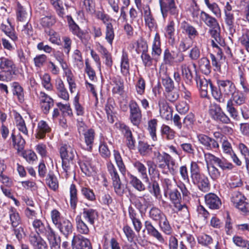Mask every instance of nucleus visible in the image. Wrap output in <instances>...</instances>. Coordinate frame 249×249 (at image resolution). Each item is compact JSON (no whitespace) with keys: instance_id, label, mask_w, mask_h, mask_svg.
I'll use <instances>...</instances> for the list:
<instances>
[{"instance_id":"69168bd1","label":"nucleus","mask_w":249,"mask_h":249,"mask_svg":"<svg viewBox=\"0 0 249 249\" xmlns=\"http://www.w3.org/2000/svg\"><path fill=\"white\" fill-rule=\"evenodd\" d=\"M114 38V33L112 25L111 23H107L106 39L109 44L112 45Z\"/></svg>"},{"instance_id":"09e8293b","label":"nucleus","mask_w":249,"mask_h":249,"mask_svg":"<svg viewBox=\"0 0 249 249\" xmlns=\"http://www.w3.org/2000/svg\"><path fill=\"white\" fill-rule=\"evenodd\" d=\"M50 3L56 11L58 16L63 18L65 15L63 7V3L62 0H49Z\"/></svg>"},{"instance_id":"0e129e2a","label":"nucleus","mask_w":249,"mask_h":249,"mask_svg":"<svg viewBox=\"0 0 249 249\" xmlns=\"http://www.w3.org/2000/svg\"><path fill=\"white\" fill-rule=\"evenodd\" d=\"M41 84L42 86L48 91H52L53 86L51 83V76L48 73L44 74L41 77Z\"/></svg>"},{"instance_id":"f704fd0d","label":"nucleus","mask_w":249,"mask_h":249,"mask_svg":"<svg viewBox=\"0 0 249 249\" xmlns=\"http://www.w3.org/2000/svg\"><path fill=\"white\" fill-rule=\"evenodd\" d=\"M129 218L131 219L135 231L139 232L142 227L141 221L137 218V213L134 209L130 207L128 209Z\"/></svg>"},{"instance_id":"ddd939ff","label":"nucleus","mask_w":249,"mask_h":249,"mask_svg":"<svg viewBox=\"0 0 249 249\" xmlns=\"http://www.w3.org/2000/svg\"><path fill=\"white\" fill-rule=\"evenodd\" d=\"M37 97L41 108L45 114H47L51 107L53 106V100L44 91H40Z\"/></svg>"},{"instance_id":"de8ad7c7","label":"nucleus","mask_w":249,"mask_h":249,"mask_svg":"<svg viewBox=\"0 0 249 249\" xmlns=\"http://www.w3.org/2000/svg\"><path fill=\"white\" fill-rule=\"evenodd\" d=\"M165 215L159 208L153 207L149 212V216L155 221H161Z\"/></svg>"},{"instance_id":"0eeeda50","label":"nucleus","mask_w":249,"mask_h":249,"mask_svg":"<svg viewBox=\"0 0 249 249\" xmlns=\"http://www.w3.org/2000/svg\"><path fill=\"white\" fill-rule=\"evenodd\" d=\"M32 225L35 230V232H31L30 234H37L39 235H42L46 237L54 230L48 223H45L39 219H34L32 222Z\"/></svg>"},{"instance_id":"9d476101","label":"nucleus","mask_w":249,"mask_h":249,"mask_svg":"<svg viewBox=\"0 0 249 249\" xmlns=\"http://www.w3.org/2000/svg\"><path fill=\"white\" fill-rule=\"evenodd\" d=\"M128 106L130 109V121L134 125L138 126L141 123L142 118L140 107L136 102L133 100L130 101Z\"/></svg>"},{"instance_id":"412c9836","label":"nucleus","mask_w":249,"mask_h":249,"mask_svg":"<svg viewBox=\"0 0 249 249\" xmlns=\"http://www.w3.org/2000/svg\"><path fill=\"white\" fill-rule=\"evenodd\" d=\"M206 204L212 209H218L221 205L220 198L214 194L209 193L205 196Z\"/></svg>"},{"instance_id":"72a5a7b5","label":"nucleus","mask_w":249,"mask_h":249,"mask_svg":"<svg viewBox=\"0 0 249 249\" xmlns=\"http://www.w3.org/2000/svg\"><path fill=\"white\" fill-rule=\"evenodd\" d=\"M180 70L182 76L186 83L191 84L193 82V73L189 66L186 64H182L180 65Z\"/></svg>"},{"instance_id":"8fccbe9b","label":"nucleus","mask_w":249,"mask_h":249,"mask_svg":"<svg viewBox=\"0 0 249 249\" xmlns=\"http://www.w3.org/2000/svg\"><path fill=\"white\" fill-rule=\"evenodd\" d=\"M69 25L70 31L74 35L82 39L83 36V32L71 18V19L69 21Z\"/></svg>"},{"instance_id":"79ce46f5","label":"nucleus","mask_w":249,"mask_h":249,"mask_svg":"<svg viewBox=\"0 0 249 249\" xmlns=\"http://www.w3.org/2000/svg\"><path fill=\"white\" fill-rule=\"evenodd\" d=\"M130 47L135 48V51L138 53H143L147 51V44L146 41L142 39L138 40L136 43L130 45Z\"/></svg>"},{"instance_id":"4d7b16f0","label":"nucleus","mask_w":249,"mask_h":249,"mask_svg":"<svg viewBox=\"0 0 249 249\" xmlns=\"http://www.w3.org/2000/svg\"><path fill=\"white\" fill-rule=\"evenodd\" d=\"M239 42L243 46L247 52L249 53V30L244 31L242 36L239 38Z\"/></svg>"},{"instance_id":"3c124183","label":"nucleus","mask_w":249,"mask_h":249,"mask_svg":"<svg viewBox=\"0 0 249 249\" xmlns=\"http://www.w3.org/2000/svg\"><path fill=\"white\" fill-rule=\"evenodd\" d=\"M139 151L141 155L148 156L152 152V146L143 142H139Z\"/></svg>"},{"instance_id":"473e14b6","label":"nucleus","mask_w":249,"mask_h":249,"mask_svg":"<svg viewBox=\"0 0 249 249\" xmlns=\"http://www.w3.org/2000/svg\"><path fill=\"white\" fill-rule=\"evenodd\" d=\"M200 18L206 25L211 28H213L219 25L217 20L214 18L204 11L200 12Z\"/></svg>"},{"instance_id":"bb28decb","label":"nucleus","mask_w":249,"mask_h":249,"mask_svg":"<svg viewBox=\"0 0 249 249\" xmlns=\"http://www.w3.org/2000/svg\"><path fill=\"white\" fill-rule=\"evenodd\" d=\"M51 130V128L46 122L43 120L40 121L37 124L36 137L37 139H42Z\"/></svg>"},{"instance_id":"5701e85b","label":"nucleus","mask_w":249,"mask_h":249,"mask_svg":"<svg viewBox=\"0 0 249 249\" xmlns=\"http://www.w3.org/2000/svg\"><path fill=\"white\" fill-rule=\"evenodd\" d=\"M14 118L16 125L18 130L25 137L28 138L29 137L28 130L23 118L18 112H15Z\"/></svg>"},{"instance_id":"5fc2aeb1","label":"nucleus","mask_w":249,"mask_h":249,"mask_svg":"<svg viewBox=\"0 0 249 249\" xmlns=\"http://www.w3.org/2000/svg\"><path fill=\"white\" fill-rule=\"evenodd\" d=\"M220 28L219 25H218L215 27L212 28L210 30V34L213 38L218 42L219 45H222L224 43V40L220 35Z\"/></svg>"},{"instance_id":"a19ab883","label":"nucleus","mask_w":249,"mask_h":249,"mask_svg":"<svg viewBox=\"0 0 249 249\" xmlns=\"http://www.w3.org/2000/svg\"><path fill=\"white\" fill-rule=\"evenodd\" d=\"M12 92L15 96H17L19 102L22 103L24 101V92L23 88L17 82L12 84Z\"/></svg>"},{"instance_id":"9b49d317","label":"nucleus","mask_w":249,"mask_h":249,"mask_svg":"<svg viewBox=\"0 0 249 249\" xmlns=\"http://www.w3.org/2000/svg\"><path fill=\"white\" fill-rule=\"evenodd\" d=\"M195 80L197 87L199 88L200 94L202 97H206L208 96V90L210 89L212 91V89H215L210 79H207L204 77H200L196 75Z\"/></svg>"},{"instance_id":"603ef678","label":"nucleus","mask_w":249,"mask_h":249,"mask_svg":"<svg viewBox=\"0 0 249 249\" xmlns=\"http://www.w3.org/2000/svg\"><path fill=\"white\" fill-rule=\"evenodd\" d=\"M56 22L54 16L50 15L42 18L40 21V24L44 28H50Z\"/></svg>"},{"instance_id":"6e6552de","label":"nucleus","mask_w":249,"mask_h":249,"mask_svg":"<svg viewBox=\"0 0 249 249\" xmlns=\"http://www.w3.org/2000/svg\"><path fill=\"white\" fill-rule=\"evenodd\" d=\"M199 142L201 144L206 150L217 151L219 149V144L218 142L209 137L208 136L199 134L197 136Z\"/></svg>"},{"instance_id":"864d4df0","label":"nucleus","mask_w":249,"mask_h":249,"mask_svg":"<svg viewBox=\"0 0 249 249\" xmlns=\"http://www.w3.org/2000/svg\"><path fill=\"white\" fill-rule=\"evenodd\" d=\"M161 53L160 49V37L158 34H156L152 45V55L159 56Z\"/></svg>"},{"instance_id":"393cba45","label":"nucleus","mask_w":249,"mask_h":249,"mask_svg":"<svg viewBox=\"0 0 249 249\" xmlns=\"http://www.w3.org/2000/svg\"><path fill=\"white\" fill-rule=\"evenodd\" d=\"M76 228L77 232L80 234L88 235L89 233V228L83 220L81 214L76 215L75 219Z\"/></svg>"},{"instance_id":"c85d7f7f","label":"nucleus","mask_w":249,"mask_h":249,"mask_svg":"<svg viewBox=\"0 0 249 249\" xmlns=\"http://www.w3.org/2000/svg\"><path fill=\"white\" fill-rule=\"evenodd\" d=\"M66 236L71 234L73 231V225L69 219L65 218L56 227Z\"/></svg>"},{"instance_id":"e433bc0d","label":"nucleus","mask_w":249,"mask_h":249,"mask_svg":"<svg viewBox=\"0 0 249 249\" xmlns=\"http://www.w3.org/2000/svg\"><path fill=\"white\" fill-rule=\"evenodd\" d=\"M11 138L15 148L19 152L21 151L24 148L25 141L22 136L19 134L15 136L14 133L11 135Z\"/></svg>"},{"instance_id":"7ed1b4c3","label":"nucleus","mask_w":249,"mask_h":249,"mask_svg":"<svg viewBox=\"0 0 249 249\" xmlns=\"http://www.w3.org/2000/svg\"><path fill=\"white\" fill-rule=\"evenodd\" d=\"M156 160L159 168L164 169L167 166L169 172L173 174L176 171V162L173 158L168 154H161L158 151L154 152V157Z\"/></svg>"},{"instance_id":"a878e982","label":"nucleus","mask_w":249,"mask_h":249,"mask_svg":"<svg viewBox=\"0 0 249 249\" xmlns=\"http://www.w3.org/2000/svg\"><path fill=\"white\" fill-rule=\"evenodd\" d=\"M62 165L63 168L62 175L66 178L75 174V165L73 162V160H62Z\"/></svg>"},{"instance_id":"bf43d9fd","label":"nucleus","mask_w":249,"mask_h":249,"mask_svg":"<svg viewBox=\"0 0 249 249\" xmlns=\"http://www.w3.org/2000/svg\"><path fill=\"white\" fill-rule=\"evenodd\" d=\"M159 225L161 230L166 234H170L172 232V228L166 215L162 217L161 221H159Z\"/></svg>"},{"instance_id":"20e7f679","label":"nucleus","mask_w":249,"mask_h":249,"mask_svg":"<svg viewBox=\"0 0 249 249\" xmlns=\"http://www.w3.org/2000/svg\"><path fill=\"white\" fill-rule=\"evenodd\" d=\"M246 198L239 192H234L232 194L231 201L233 206L244 214L249 213V204Z\"/></svg>"},{"instance_id":"2eb2a0df","label":"nucleus","mask_w":249,"mask_h":249,"mask_svg":"<svg viewBox=\"0 0 249 249\" xmlns=\"http://www.w3.org/2000/svg\"><path fill=\"white\" fill-rule=\"evenodd\" d=\"M71 246L73 249H92L89 240L80 235L73 236Z\"/></svg>"},{"instance_id":"13d9d810","label":"nucleus","mask_w":249,"mask_h":249,"mask_svg":"<svg viewBox=\"0 0 249 249\" xmlns=\"http://www.w3.org/2000/svg\"><path fill=\"white\" fill-rule=\"evenodd\" d=\"M161 133L167 140H173L175 136V131L166 124L161 126Z\"/></svg>"},{"instance_id":"4c0bfd02","label":"nucleus","mask_w":249,"mask_h":249,"mask_svg":"<svg viewBox=\"0 0 249 249\" xmlns=\"http://www.w3.org/2000/svg\"><path fill=\"white\" fill-rule=\"evenodd\" d=\"M16 15L18 20L20 21H26L28 17V14L24 7L19 1L16 2Z\"/></svg>"},{"instance_id":"680f3d73","label":"nucleus","mask_w":249,"mask_h":249,"mask_svg":"<svg viewBox=\"0 0 249 249\" xmlns=\"http://www.w3.org/2000/svg\"><path fill=\"white\" fill-rule=\"evenodd\" d=\"M47 56L44 54H40L36 55L34 58L33 61L35 66L40 69L47 62Z\"/></svg>"},{"instance_id":"052dcab7","label":"nucleus","mask_w":249,"mask_h":249,"mask_svg":"<svg viewBox=\"0 0 249 249\" xmlns=\"http://www.w3.org/2000/svg\"><path fill=\"white\" fill-rule=\"evenodd\" d=\"M51 217L53 223L57 227L65 218L63 217L60 213L57 210L54 209L51 212Z\"/></svg>"},{"instance_id":"f03ea898","label":"nucleus","mask_w":249,"mask_h":249,"mask_svg":"<svg viewBox=\"0 0 249 249\" xmlns=\"http://www.w3.org/2000/svg\"><path fill=\"white\" fill-rule=\"evenodd\" d=\"M191 178L194 184L197 185L203 192H207L210 188V183L208 178L200 173L199 167L195 161L190 164Z\"/></svg>"},{"instance_id":"e2e57ef3","label":"nucleus","mask_w":249,"mask_h":249,"mask_svg":"<svg viewBox=\"0 0 249 249\" xmlns=\"http://www.w3.org/2000/svg\"><path fill=\"white\" fill-rule=\"evenodd\" d=\"M177 185L175 180L169 178H164L162 181V186L165 194H167L168 192L174 189Z\"/></svg>"},{"instance_id":"c756f323","label":"nucleus","mask_w":249,"mask_h":249,"mask_svg":"<svg viewBox=\"0 0 249 249\" xmlns=\"http://www.w3.org/2000/svg\"><path fill=\"white\" fill-rule=\"evenodd\" d=\"M46 237L49 241L51 249H60V239L59 237H57L54 230Z\"/></svg>"},{"instance_id":"a211bd4d","label":"nucleus","mask_w":249,"mask_h":249,"mask_svg":"<svg viewBox=\"0 0 249 249\" xmlns=\"http://www.w3.org/2000/svg\"><path fill=\"white\" fill-rule=\"evenodd\" d=\"M144 227L147 233L151 236L156 239L161 244L165 242V239L160 231L153 225L152 222L149 220L144 222Z\"/></svg>"},{"instance_id":"c9c22d12","label":"nucleus","mask_w":249,"mask_h":249,"mask_svg":"<svg viewBox=\"0 0 249 249\" xmlns=\"http://www.w3.org/2000/svg\"><path fill=\"white\" fill-rule=\"evenodd\" d=\"M15 66L12 59L5 57L0 58V69L10 71L15 69Z\"/></svg>"},{"instance_id":"a18cd8bd","label":"nucleus","mask_w":249,"mask_h":249,"mask_svg":"<svg viewBox=\"0 0 249 249\" xmlns=\"http://www.w3.org/2000/svg\"><path fill=\"white\" fill-rule=\"evenodd\" d=\"M175 22L173 20L169 22L165 28V35L169 39V42L174 43L175 41L174 35L175 29L174 28Z\"/></svg>"},{"instance_id":"7c9ffc66","label":"nucleus","mask_w":249,"mask_h":249,"mask_svg":"<svg viewBox=\"0 0 249 249\" xmlns=\"http://www.w3.org/2000/svg\"><path fill=\"white\" fill-rule=\"evenodd\" d=\"M160 112L161 117L166 120L172 118V109L166 103H159Z\"/></svg>"},{"instance_id":"58836bf2","label":"nucleus","mask_w":249,"mask_h":249,"mask_svg":"<svg viewBox=\"0 0 249 249\" xmlns=\"http://www.w3.org/2000/svg\"><path fill=\"white\" fill-rule=\"evenodd\" d=\"M198 67L205 74H208L211 71V66L210 61L206 57H202L198 61Z\"/></svg>"},{"instance_id":"dca6fc26","label":"nucleus","mask_w":249,"mask_h":249,"mask_svg":"<svg viewBox=\"0 0 249 249\" xmlns=\"http://www.w3.org/2000/svg\"><path fill=\"white\" fill-rule=\"evenodd\" d=\"M82 172L86 176L91 177L95 175L96 168L93 165V161L89 158H85L79 162Z\"/></svg>"},{"instance_id":"423d86ee","label":"nucleus","mask_w":249,"mask_h":249,"mask_svg":"<svg viewBox=\"0 0 249 249\" xmlns=\"http://www.w3.org/2000/svg\"><path fill=\"white\" fill-rule=\"evenodd\" d=\"M209 113L213 119L223 124H229L231 122L229 117L222 111L219 106L216 104L210 107Z\"/></svg>"},{"instance_id":"39448f33","label":"nucleus","mask_w":249,"mask_h":249,"mask_svg":"<svg viewBox=\"0 0 249 249\" xmlns=\"http://www.w3.org/2000/svg\"><path fill=\"white\" fill-rule=\"evenodd\" d=\"M204 157L207 163L210 164H216L223 170H231L233 167V165L226 159H220L211 153H205Z\"/></svg>"},{"instance_id":"cd10ccee","label":"nucleus","mask_w":249,"mask_h":249,"mask_svg":"<svg viewBox=\"0 0 249 249\" xmlns=\"http://www.w3.org/2000/svg\"><path fill=\"white\" fill-rule=\"evenodd\" d=\"M180 28L182 30V33L187 35L191 39L195 38L198 34L196 29L186 21L181 23Z\"/></svg>"},{"instance_id":"4468645a","label":"nucleus","mask_w":249,"mask_h":249,"mask_svg":"<svg viewBox=\"0 0 249 249\" xmlns=\"http://www.w3.org/2000/svg\"><path fill=\"white\" fill-rule=\"evenodd\" d=\"M167 194H168L169 198L173 203L174 206L177 210L181 211L184 209L185 211H187V208L186 205H182L180 203V200L181 199V194L177 189L175 188L168 192Z\"/></svg>"},{"instance_id":"b1692460","label":"nucleus","mask_w":249,"mask_h":249,"mask_svg":"<svg viewBox=\"0 0 249 249\" xmlns=\"http://www.w3.org/2000/svg\"><path fill=\"white\" fill-rule=\"evenodd\" d=\"M80 214L82 217L88 221L89 225L93 226L95 220L98 218V213L96 210L92 209L84 208L83 212Z\"/></svg>"},{"instance_id":"49530a36","label":"nucleus","mask_w":249,"mask_h":249,"mask_svg":"<svg viewBox=\"0 0 249 249\" xmlns=\"http://www.w3.org/2000/svg\"><path fill=\"white\" fill-rule=\"evenodd\" d=\"M125 144L130 150H134L135 148L136 141L134 138L132 132L128 127L125 126Z\"/></svg>"},{"instance_id":"774afa93","label":"nucleus","mask_w":249,"mask_h":249,"mask_svg":"<svg viewBox=\"0 0 249 249\" xmlns=\"http://www.w3.org/2000/svg\"><path fill=\"white\" fill-rule=\"evenodd\" d=\"M128 175L129 176L130 183L133 186L140 191H143L145 189L144 185L140 179L132 175Z\"/></svg>"},{"instance_id":"2f4dec72","label":"nucleus","mask_w":249,"mask_h":249,"mask_svg":"<svg viewBox=\"0 0 249 249\" xmlns=\"http://www.w3.org/2000/svg\"><path fill=\"white\" fill-rule=\"evenodd\" d=\"M10 221L12 227H18L21 222L19 214L17 210L11 207L9 209Z\"/></svg>"},{"instance_id":"c03bdc74","label":"nucleus","mask_w":249,"mask_h":249,"mask_svg":"<svg viewBox=\"0 0 249 249\" xmlns=\"http://www.w3.org/2000/svg\"><path fill=\"white\" fill-rule=\"evenodd\" d=\"M229 100H231L235 106H241L245 103L246 97L242 92L236 91Z\"/></svg>"},{"instance_id":"f8f14e48","label":"nucleus","mask_w":249,"mask_h":249,"mask_svg":"<svg viewBox=\"0 0 249 249\" xmlns=\"http://www.w3.org/2000/svg\"><path fill=\"white\" fill-rule=\"evenodd\" d=\"M107 167L109 174L112 177L116 193L120 196H122L124 194V189L121 187L120 178L114 165L111 162H108L107 164Z\"/></svg>"},{"instance_id":"f257e3e1","label":"nucleus","mask_w":249,"mask_h":249,"mask_svg":"<svg viewBox=\"0 0 249 249\" xmlns=\"http://www.w3.org/2000/svg\"><path fill=\"white\" fill-rule=\"evenodd\" d=\"M219 89L216 87L212 89V94L213 97L220 103H225L226 98L231 96L236 91L234 83L229 80H219L217 81Z\"/></svg>"},{"instance_id":"338daca9","label":"nucleus","mask_w":249,"mask_h":249,"mask_svg":"<svg viewBox=\"0 0 249 249\" xmlns=\"http://www.w3.org/2000/svg\"><path fill=\"white\" fill-rule=\"evenodd\" d=\"M72 58L74 60V63L77 65L79 69H82L84 66L83 58L81 53L78 50L74 51L72 54Z\"/></svg>"},{"instance_id":"f3484780","label":"nucleus","mask_w":249,"mask_h":249,"mask_svg":"<svg viewBox=\"0 0 249 249\" xmlns=\"http://www.w3.org/2000/svg\"><path fill=\"white\" fill-rule=\"evenodd\" d=\"M29 240L33 249H48L46 242L37 234H30Z\"/></svg>"},{"instance_id":"ea45409f","label":"nucleus","mask_w":249,"mask_h":249,"mask_svg":"<svg viewBox=\"0 0 249 249\" xmlns=\"http://www.w3.org/2000/svg\"><path fill=\"white\" fill-rule=\"evenodd\" d=\"M147 130L151 137L152 140L154 141H157V137L156 135L157 126L158 125V120L156 119H153L149 120L147 123Z\"/></svg>"},{"instance_id":"6ab92c4d","label":"nucleus","mask_w":249,"mask_h":249,"mask_svg":"<svg viewBox=\"0 0 249 249\" xmlns=\"http://www.w3.org/2000/svg\"><path fill=\"white\" fill-rule=\"evenodd\" d=\"M59 152L62 160H73L76 154L74 148L67 144L61 146Z\"/></svg>"},{"instance_id":"1a4fd4ad","label":"nucleus","mask_w":249,"mask_h":249,"mask_svg":"<svg viewBox=\"0 0 249 249\" xmlns=\"http://www.w3.org/2000/svg\"><path fill=\"white\" fill-rule=\"evenodd\" d=\"M160 4L164 18L167 17L168 12L173 16H178V12L175 4V0H160Z\"/></svg>"},{"instance_id":"aec40b11","label":"nucleus","mask_w":249,"mask_h":249,"mask_svg":"<svg viewBox=\"0 0 249 249\" xmlns=\"http://www.w3.org/2000/svg\"><path fill=\"white\" fill-rule=\"evenodd\" d=\"M83 135L84 142L86 144V150L91 151L92 149L95 137V132L93 129L89 128L81 134Z\"/></svg>"},{"instance_id":"37998d69","label":"nucleus","mask_w":249,"mask_h":249,"mask_svg":"<svg viewBox=\"0 0 249 249\" xmlns=\"http://www.w3.org/2000/svg\"><path fill=\"white\" fill-rule=\"evenodd\" d=\"M70 205L72 209H75L77 206L78 202L77 191L76 186L74 184H71L70 188Z\"/></svg>"},{"instance_id":"4be33fe9","label":"nucleus","mask_w":249,"mask_h":249,"mask_svg":"<svg viewBox=\"0 0 249 249\" xmlns=\"http://www.w3.org/2000/svg\"><path fill=\"white\" fill-rule=\"evenodd\" d=\"M55 87L57 96L64 101H68L70 96L63 81L61 79L56 80Z\"/></svg>"},{"instance_id":"6e6d98bb","label":"nucleus","mask_w":249,"mask_h":249,"mask_svg":"<svg viewBox=\"0 0 249 249\" xmlns=\"http://www.w3.org/2000/svg\"><path fill=\"white\" fill-rule=\"evenodd\" d=\"M176 53L174 52H170L168 49H166L164 52L163 61L165 64L172 66L175 63Z\"/></svg>"}]
</instances>
